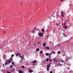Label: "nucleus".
<instances>
[{"label": "nucleus", "mask_w": 73, "mask_h": 73, "mask_svg": "<svg viewBox=\"0 0 73 73\" xmlns=\"http://www.w3.org/2000/svg\"><path fill=\"white\" fill-rule=\"evenodd\" d=\"M6 62H5V66H6V65H8V64L10 63V60H7L6 61Z\"/></svg>", "instance_id": "nucleus-1"}, {"label": "nucleus", "mask_w": 73, "mask_h": 73, "mask_svg": "<svg viewBox=\"0 0 73 73\" xmlns=\"http://www.w3.org/2000/svg\"><path fill=\"white\" fill-rule=\"evenodd\" d=\"M38 36H39V37H41V36L43 35V34L41 33H38Z\"/></svg>", "instance_id": "nucleus-2"}, {"label": "nucleus", "mask_w": 73, "mask_h": 73, "mask_svg": "<svg viewBox=\"0 0 73 73\" xmlns=\"http://www.w3.org/2000/svg\"><path fill=\"white\" fill-rule=\"evenodd\" d=\"M9 60L10 61V62H13V58H11Z\"/></svg>", "instance_id": "nucleus-3"}, {"label": "nucleus", "mask_w": 73, "mask_h": 73, "mask_svg": "<svg viewBox=\"0 0 73 73\" xmlns=\"http://www.w3.org/2000/svg\"><path fill=\"white\" fill-rule=\"evenodd\" d=\"M53 60V61H55V62H56L57 63V62H58V61H57V60L56 59H54Z\"/></svg>", "instance_id": "nucleus-4"}, {"label": "nucleus", "mask_w": 73, "mask_h": 73, "mask_svg": "<svg viewBox=\"0 0 73 73\" xmlns=\"http://www.w3.org/2000/svg\"><path fill=\"white\" fill-rule=\"evenodd\" d=\"M41 31H42V32L43 33L45 32V30L44 29V28H43V29L41 30Z\"/></svg>", "instance_id": "nucleus-5"}, {"label": "nucleus", "mask_w": 73, "mask_h": 73, "mask_svg": "<svg viewBox=\"0 0 73 73\" xmlns=\"http://www.w3.org/2000/svg\"><path fill=\"white\" fill-rule=\"evenodd\" d=\"M29 70L30 73H32V72H33V70H31V69H29Z\"/></svg>", "instance_id": "nucleus-6"}, {"label": "nucleus", "mask_w": 73, "mask_h": 73, "mask_svg": "<svg viewBox=\"0 0 73 73\" xmlns=\"http://www.w3.org/2000/svg\"><path fill=\"white\" fill-rule=\"evenodd\" d=\"M19 73H23V71L22 70H19Z\"/></svg>", "instance_id": "nucleus-7"}, {"label": "nucleus", "mask_w": 73, "mask_h": 73, "mask_svg": "<svg viewBox=\"0 0 73 73\" xmlns=\"http://www.w3.org/2000/svg\"><path fill=\"white\" fill-rule=\"evenodd\" d=\"M50 64H48V65H47V67H48V68H50Z\"/></svg>", "instance_id": "nucleus-8"}, {"label": "nucleus", "mask_w": 73, "mask_h": 73, "mask_svg": "<svg viewBox=\"0 0 73 73\" xmlns=\"http://www.w3.org/2000/svg\"><path fill=\"white\" fill-rule=\"evenodd\" d=\"M64 28H65V29H67L68 28L67 27V26H64Z\"/></svg>", "instance_id": "nucleus-9"}, {"label": "nucleus", "mask_w": 73, "mask_h": 73, "mask_svg": "<svg viewBox=\"0 0 73 73\" xmlns=\"http://www.w3.org/2000/svg\"><path fill=\"white\" fill-rule=\"evenodd\" d=\"M43 46H46V44L45 43H44L43 44Z\"/></svg>", "instance_id": "nucleus-10"}, {"label": "nucleus", "mask_w": 73, "mask_h": 73, "mask_svg": "<svg viewBox=\"0 0 73 73\" xmlns=\"http://www.w3.org/2000/svg\"><path fill=\"white\" fill-rule=\"evenodd\" d=\"M49 67H48V66H47V68H46V70L47 71H49Z\"/></svg>", "instance_id": "nucleus-11"}, {"label": "nucleus", "mask_w": 73, "mask_h": 73, "mask_svg": "<svg viewBox=\"0 0 73 73\" xmlns=\"http://www.w3.org/2000/svg\"><path fill=\"white\" fill-rule=\"evenodd\" d=\"M24 57V54H23L22 56H21V60H23V57Z\"/></svg>", "instance_id": "nucleus-12"}, {"label": "nucleus", "mask_w": 73, "mask_h": 73, "mask_svg": "<svg viewBox=\"0 0 73 73\" xmlns=\"http://www.w3.org/2000/svg\"><path fill=\"white\" fill-rule=\"evenodd\" d=\"M57 65L58 66H60V65H61V64L60 63L58 62V63H57Z\"/></svg>", "instance_id": "nucleus-13"}, {"label": "nucleus", "mask_w": 73, "mask_h": 73, "mask_svg": "<svg viewBox=\"0 0 73 73\" xmlns=\"http://www.w3.org/2000/svg\"><path fill=\"white\" fill-rule=\"evenodd\" d=\"M49 62H52V60L50 59H49Z\"/></svg>", "instance_id": "nucleus-14"}, {"label": "nucleus", "mask_w": 73, "mask_h": 73, "mask_svg": "<svg viewBox=\"0 0 73 73\" xmlns=\"http://www.w3.org/2000/svg\"><path fill=\"white\" fill-rule=\"evenodd\" d=\"M20 54L17 53L16 54V56H19Z\"/></svg>", "instance_id": "nucleus-15"}, {"label": "nucleus", "mask_w": 73, "mask_h": 73, "mask_svg": "<svg viewBox=\"0 0 73 73\" xmlns=\"http://www.w3.org/2000/svg\"><path fill=\"white\" fill-rule=\"evenodd\" d=\"M39 50H40V49L39 48H36V51H37V52H38V51Z\"/></svg>", "instance_id": "nucleus-16"}, {"label": "nucleus", "mask_w": 73, "mask_h": 73, "mask_svg": "<svg viewBox=\"0 0 73 73\" xmlns=\"http://www.w3.org/2000/svg\"><path fill=\"white\" fill-rule=\"evenodd\" d=\"M13 66H12V65H10V68H13Z\"/></svg>", "instance_id": "nucleus-17"}, {"label": "nucleus", "mask_w": 73, "mask_h": 73, "mask_svg": "<svg viewBox=\"0 0 73 73\" xmlns=\"http://www.w3.org/2000/svg\"><path fill=\"white\" fill-rule=\"evenodd\" d=\"M36 60H34L32 62V63H36Z\"/></svg>", "instance_id": "nucleus-18"}, {"label": "nucleus", "mask_w": 73, "mask_h": 73, "mask_svg": "<svg viewBox=\"0 0 73 73\" xmlns=\"http://www.w3.org/2000/svg\"><path fill=\"white\" fill-rule=\"evenodd\" d=\"M61 12H61V14L62 15L64 14V13L63 12V11H62V10Z\"/></svg>", "instance_id": "nucleus-19"}, {"label": "nucleus", "mask_w": 73, "mask_h": 73, "mask_svg": "<svg viewBox=\"0 0 73 73\" xmlns=\"http://www.w3.org/2000/svg\"><path fill=\"white\" fill-rule=\"evenodd\" d=\"M49 61V58H47L46 59V61Z\"/></svg>", "instance_id": "nucleus-20"}, {"label": "nucleus", "mask_w": 73, "mask_h": 73, "mask_svg": "<svg viewBox=\"0 0 73 73\" xmlns=\"http://www.w3.org/2000/svg\"><path fill=\"white\" fill-rule=\"evenodd\" d=\"M40 53H41V54L43 53V52L42 51H41L40 52Z\"/></svg>", "instance_id": "nucleus-21"}, {"label": "nucleus", "mask_w": 73, "mask_h": 73, "mask_svg": "<svg viewBox=\"0 0 73 73\" xmlns=\"http://www.w3.org/2000/svg\"><path fill=\"white\" fill-rule=\"evenodd\" d=\"M46 56H48L49 55V53H46Z\"/></svg>", "instance_id": "nucleus-22"}, {"label": "nucleus", "mask_w": 73, "mask_h": 73, "mask_svg": "<svg viewBox=\"0 0 73 73\" xmlns=\"http://www.w3.org/2000/svg\"><path fill=\"white\" fill-rule=\"evenodd\" d=\"M52 53H53L54 54H55V53H56V52L54 51H52Z\"/></svg>", "instance_id": "nucleus-23"}, {"label": "nucleus", "mask_w": 73, "mask_h": 73, "mask_svg": "<svg viewBox=\"0 0 73 73\" xmlns=\"http://www.w3.org/2000/svg\"><path fill=\"white\" fill-rule=\"evenodd\" d=\"M61 62H64V60H61Z\"/></svg>", "instance_id": "nucleus-24"}, {"label": "nucleus", "mask_w": 73, "mask_h": 73, "mask_svg": "<svg viewBox=\"0 0 73 73\" xmlns=\"http://www.w3.org/2000/svg\"><path fill=\"white\" fill-rule=\"evenodd\" d=\"M46 49H49V47H46Z\"/></svg>", "instance_id": "nucleus-25"}, {"label": "nucleus", "mask_w": 73, "mask_h": 73, "mask_svg": "<svg viewBox=\"0 0 73 73\" xmlns=\"http://www.w3.org/2000/svg\"><path fill=\"white\" fill-rule=\"evenodd\" d=\"M6 71H7V73H11V72H8L7 71V70Z\"/></svg>", "instance_id": "nucleus-26"}, {"label": "nucleus", "mask_w": 73, "mask_h": 73, "mask_svg": "<svg viewBox=\"0 0 73 73\" xmlns=\"http://www.w3.org/2000/svg\"><path fill=\"white\" fill-rule=\"evenodd\" d=\"M14 54H12L11 55V57H14Z\"/></svg>", "instance_id": "nucleus-27"}, {"label": "nucleus", "mask_w": 73, "mask_h": 73, "mask_svg": "<svg viewBox=\"0 0 73 73\" xmlns=\"http://www.w3.org/2000/svg\"><path fill=\"white\" fill-rule=\"evenodd\" d=\"M13 62H13L11 64L13 65H14V64H13Z\"/></svg>", "instance_id": "nucleus-28"}, {"label": "nucleus", "mask_w": 73, "mask_h": 73, "mask_svg": "<svg viewBox=\"0 0 73 73\" xmlns=\"http://www.w3.org/2000/svg\"><path fill=\"white\" fill-rule=\"evenodd\" d=\"M21 68H24L25 67H24V66H21Z\"/></svg>", "instance_id": "nucleus-29"}, {"label": "nucleus", "mask_w": 73, "mask_h": 73, "mask_svg": "<svg viewBox=\"0 0 73 73\" xmlns=\"http://www.w3.org/2000/svg\"><path fill=\"white\" fill-rule=\"evenodd\" d=\"M58 54H60V52L58 51Z\"/></svg>", "instance_id": "nucleus-30"}, {"label": "nucleus", "mask_w": 73, "mask_h": 73, "mask_svg": "<svg viewBox=\"0 0 73 73\" xmlns=\"http://www.w3.org/2000/svg\"><path fill=\"white\" fill-rule=\"evenodd\" d=\"M58 25H59V24H58V23H57L56 24V26H58Z\"/></svg>", "instance_id": "nucleus-31"}, {"label": "nucleus", "mask_w": 73, "mask_h": 73, "mask_svg": "<svg viewBox=\"0 0 73 73\" xmlns=\"http://www.w3.org/2000/svg\"><path fill=\"white\" fill-rule=\"evenodd\" d=\"M64 25H66V23H64Z\"/></svg>", "instance_id": "nucleus-32"}, {"label": "nucleus", "mask_w": 73, "mask_h": 73, "mask_svg": "<svg viewBox=\"0 0 73 73\" xmlns=\"http://www.w3.org/2000/svg\"><path fill=\"white\" fill-rule=\"evenodd\" d=\"M62 17H64V14H62Z\"/></svg>", "instance_id": "nucleus-33"}, {"label": "nucleus", "mask_w": 73, "mask_h": 73, "mask_svg": "<svg viewBox=\"0 0 73 73\" xmlns=\"http://www.w3.org/2000/svg\"><path fill=\"white\" fill-rule=\"evenodd\" d=\"M15 68H14L13 70V72H14V71H15Z\"/></svg>", "instance_id": "nucleus-34"}, {"label": "nucleus", "mask_w": 73, "mask_h": 73, "mask_svg": "<svg viewBox=\"0 0 73 73\" xmlns=\"http://www.w3.org/2000/svg\"><path fill=\"white\" fill-rule=\"evenodd\" d=\"M2 65L3 66H5L4 64H2Z\"/></svg>", "instance_id": "nucleus-35"}, {"label": "nucleus", "mask_w": 73, "mask_h": 73, "mask_svg": "<svg viewBox=\"0 0 73 73\" xmlns=\"http://www.w3.org/2000/svg\"><path fill=\"white\" fill-rule=\"evenodd\" d=\"M52 54V53H50L49 54V55H51V54Z\"/></svg>", "instance_id": "nucleus-36"}, {"label": "nucleus", "mask_w": 73, "mask_h": 73, "mask_svg": "<svg viewBox=\"0 0 73 73\" xmlns=\"http://www.w3.org/2000/svg\"><path fill=\"white\" fill-rule=\"evenodd\" d=\"M19 55V57H21V55H20V54Z\"/></svg>", "instance_id": "nucleus-37"}, {"label": "nucleus", "mask_w": 73, "mask_h": 73, "mask_svg": "<svg viewBox=\"0 0 73 73\" xmlns=\"http://www.w3.org/2000/svg\"><path fill=\"white\" fill-rule=\"evenodd\" d=\"M50 55H49V57H50Z\"/></svg>", "instance_id": "nucleus-38"}, {"label": "nucleus", "mask_w": 73, "mask_h": 73, "mask_svg": "<svg viewBox=\"0 0 73 73\" xmlns=\"http://www.w3.org/2000/svg\"><path fill=\"white\" fill-rule=\"evenodd\" d=\"M50 73H52V71H51L50 72Z\"/></svg>", "instance_id": "nucleus-39"}, {"label": "nucleus", "mask_w": 73, "mask_h": 73, "mask_svg": "<svg viewBox=\"0 0 73 73\" xmlns=\"http://www.w3.org/2000/svg\"><path fill=\"white\" fill-rule=\"evenodd\" d=\"M49 36V35L47 36V38H48Z\"/></svg>", "instance_id": "nucleus-40"}, {"label": "nucleus", "mask_w": 73, "mask_h": 73, "mask_svg": "<svg viewBox=\"0 0 73 73\" xmlns=\"http://www.w3.org/2000/svg\"><path fill=\"white\" fill-rule=\"evenodd\" d=\"M64 1V0H61V1Z\"/></svg>", "instance_id": "nucleus-41"}, {"label": "nucleus", "mask_w": 73, "mask_h": 73, "mask_svg": "<svg viewBox=\"0 0 73 73\" xmlns=\"http://www.w3.org/2000/svg\"><path fill=\"white\" fill-rule=\"evenodd\" d=\"M21 60V62H23V60Z\"/></svg>", "instance_id": "nucleus-42"}, {"label": "nucleus", "mask_w": 73, "mask_h": 73, "mask_svg": "<svg viewBox=\"0 0 73 73\" xmlns=\"http://www.w3.org/2000/svg\"><path fill=\"white\" fill-rule=\"evenodd\" d=\"M3 32H4V33H5V31H4Z\"/></svg>", "instance_id": "nucleus-43"}, {"label": "nucleus", "mask_w": 73, "mask_h": 73, "mask_svg": "<svg viewBox=\"0 0 73 73\" xmlns=\"http://www.w3.org/2000/svg\"><path fill=\"white\" fill-rule=\"evenodd\" d=\"M34 29H36V27H34Z\"/></svg>", "instance_id": "nucleus-44"}, {"label": "nucleus", "mask_w": 73, "mask_h": 73, "mask_svg": "<svg viewBox=\"0 0 73 73\" xmlns=\"http://www.w3.org/2000/svg\"><path fill=\"white\" fill-rule=\"evenodd\" d=\"M64 36H65V34H64Z\"/></svg>", "instance_id": "nucleus-45"}, {"label": "nucleus", "mask_w": 73, "mask_h": 73, "mask_svg": "<svg viewBox=\"0 0 73 73\" xmlns=\"http://www.w3.org/2000/svg\"><path fill=\"white\" fill-rule=\"evenodd\" d=\"M19 62H21V61H19Z\"/></svg>", "instance_id": "nucleus-46"}, {"label": "nucleus", "mask_w": 73, "mask_h": 73, "mask_svg": "<svg viewBox=\"0 0 73 73\" xmlns=\"http://www.w3.org/2000/svg\"><path fill=\"white\" fill-rule=\"evenodd\" d=\"M63 25V23H62V25Z\"/></svg>", "instance_id": "nucleus-47"}, {"label": "nucleus", "mask_w": 73, "mask_h": 73, "mask_svg": "<svg viewBox=\"0 0 73 73\" xmlns=\"http://www.w3.org/2000/svg\"><path fill=\"white\" fill-rule=\"evenodd\" d=\"M13 72V71H11V72Z\"/></svg>", "instance_id": "nucleus-48"}, {"label": "nucleus", "mask_w": 73, "mask_h": 73, "mask_svg": "<svg viewBox=\"0 0 73 73\" xmlns=\"http://www.w3.org/2000/svg\"><path fill=\"white\" fill-rule=\"evenodd\" d=\"M22 3H22V2H21V4H22Z\"/></svg>", "instance_id": "nucleus-49"}, {"label": "nucleus", "mask_w": 73, "mask_h": 73, "mask_svg": "<svg viewBox=\"0 0 73 73\" xmlns=\"http://www.w3.org/2000/svg\"><path fill=\"white\" fill-rule=\"evenodd\" d=\"M33 31V32H35V31Z\"/></svg>", "instance_id": "nucleus-50"}, {"label": "nucleus", "mask_w": 73, "mask_h": 73, "mask_svg": "<svg viewBox=\"0 0 73 73\" xmlns=\"http://www.w3.org/2000/svg\"><path fill=\"white\" fill-rule=\"evenodd\" d=\"M60 45H59V46H60Z\"/></svg>", "instance_id": "nucleus-51"}]
</instances>
